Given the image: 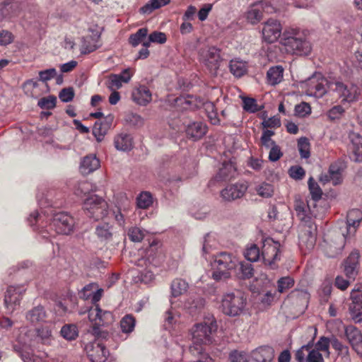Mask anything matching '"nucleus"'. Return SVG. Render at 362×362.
I'll use <instances>...</instances> for the list:
<instances>
[{"mask_svg": "<svg viewBox=\"0 0 362 362\" xmlns=\"http://www.w3.org/2000/svg\"><path fill=\"white\" fill-rule=\"evenodd\" d=\"M295 210L300 220L298 226V247L301 252L305 255L315 245L317 226L313 218L316 215L310 209L309 204H306L300 200L296 201Z\"/></svg>", "mask_w": 362, "mask_h": 362, "instance_id": "f257e3e1", "label": "nucleus"}, {"mask_svg": "<svg viewBox=\"0 0 362 362\" xmlns=\"http://www.w3.org/2000/svg\"><path fill=\"white\" fill-rule=\"evenodd\" d=\"M103 293V289L98 288V286L95 283L86 285L79 292L81 298L90 299L93 304V306L88 310V319L91 323H94L93 332L95 334H100L99 327L110 324L114 320L112 313L110 311L103 310L98 304Z\"/></svg>", "mask_w": 362, "mask_h": 362, "instance_id": "f03ea898", "label": "nucleus"}, {"mask_svg": "<svg viewBox=\"0 0 362 362\" xmlns=\"http://www.w3.org/2000/svg\"><path fill=\"white\" fill-rule=\"evenodd\" d=\"M216 329L217 323L214 317L195 324L190 329L192 343L189 347V352L199 357L208 355L204 353V346L213 342V333Z\"/></svg>", "mask_w": 362, "mask_h": 362, "instance_id": "7ed1b4c3", "label": "nucleus"}, {"mask_svg": "<svg viewBox=\"0 0 362 362\" xmlns=\"http://www.w3.org/2000/svg\"><path fill=\"white\" fill-rule=\"evenodd\" d=\"M282 45L288 53L296 55H308L311 45L306 40L305 32L297 28H288L283 33Z\"/></svg>", "mask_w": 362, "mask_h": 362, "instance_id": "20e7f679", "label": "nucleus"}, {"mask_svg": "<svg viewBox=\"0 0 362 362\" xmlns=\"http://www.w3.org/2000/svg\"><path fill=\"white\" fill-rule=\"evenodd\" d=\"M238 264V259L230 253L222 252L217 254L214 259L212 278L216 281L226 279L230 277V271Z\"/></svg>", "mask_w": 362, "mask_h": 362, "instance_id": "39448f33", "label": "nucleus"}, {"mask_svg": "<svg viewBox=\"0 0 362 362\" xmlns=\"http://www.w3.org/2000/svg\"><path fill=\"white\" fill-rule=\"evenodd\" d=\"M246 304V298L240 291H236L223 295L220 308L225 315L230 317H236L243 313Z\"/></svg>", "mask_w": 362, "mask_h": 362, "instance_id": "423d86ee", "label": "nucleus"}, {"mask_svg": "<svg viewBox=\"0 0 362 362\" xmlns=\"http://www.w3.org/2000/svg\"><path fill=\"white\" fill-rule=\"evenodd\" d=\"M92 324L91 333L95 337V339L85 346V351L92 362H105L109 351L106 349L100 338H105L107 333L102 332L99 328L100 334H95L93 332L94 323Z\"/></svg>", "mask_w": 362, "mask_h": 362, "instance_id": "0eeeda50", "label": "nucleus"}, {"mask_svg": "<svg viewBox=\"0 0 362 362\" xmlns=\"http://www.w3.org/2000/svg\"><path fill=\"white\" fill-rule=\"evenodd\" d=\"M83 209L88 216L95 221L106 216L108 213L107 202L96 194H92L84 200Z\"/></svg>", "mask_w": 362, "mask_h": 362, "instance_id": "6e6552de", "label": "nucleus"}, {"mask_svg": "<svg viewBox=\"0 0 362 362\" xmlns=\"http://www.w3.org/2000/svg\"><path fill=\"white\" fill-rule=\"evenodd\" d=\"M280 247V243L271 238L268 237L262 240L261 256L266 266L271 269L276 267V263L280 261L281 257Z\"/></svg>", "mask_w": 362, "mask_h": 362, "instance_id": "1a4fd4ad", "label": "nucleus"}, {"mask_svg": "<svg viewBox=\"0 0 362 362\" xmlns=\"http://www.w3.org/2000/svg\"><path fill=\"white\" fill-rule=\"evenodd\" d=\"M76 220L69 214L59 212L55 214L49 224L50 228L54 229L57 233L62 235H70L76 229Z\"/></svg>", "mask_w": 362, "mask_h": 362, "instance_id": "9d476101", "label": "nucleus"}, {"mask_svg": "<svg viewBox=\"0 0 362 362\" xmlns=\"http://www.w3.org/2000/svg\"><path fill=\"white\" fill-rule=\"evenodd\" d=\"M221 50L214 46H206L199 49V61L206 66L211 72H216L221 61Z\"/></svg>", "mask_w": 362, "mask_h": 362, "instance_id": "9b49d317", "label": "nucleus"}, {"mask_svg": "<svg viewBox=\"0 0 362 362\" xmlns=\"http://www.w3.org/2000/svg\"><path fill=\"white\" fill-rule=\"evenodd\" d=\"M329 90L337 93L341 101L347 103L356 101L360 94L357 86L351 83L345 84L339 81H334L329 85Z\"/></svg>", "mask_w": 362, "mask_h": 362, "instance_id": "f8f14e48", "label": "nucleus"}, {"mask_svg": "<svg viewBox=\"0 0 362 362\" xmlns=\"http://www.w3.org/2000/svg\"><path fill=\"white\" fill-rule=\"evenodd\" d=\"M26 291L24 285L10 286L4 295V305L8 313H13L19 306Z\"/></svg>", "mask_w": 362, "mask_h": 362, "instance_id": "ddd939ff", "label": "nucleus"}, {"mask_svg": "<svg viewBox=\"0 0 362 362\" xmlns=\"http://www.w3.org/2000/svg\"><path fill=\"white\" fill-rule=\"evenodd\" d=\"M281 31V23L276 19L269 18L263 23L262 38L268 43H273L279 38Z\"/></svg>", "mask_w": 362, "mask_h": 362, "instance_id": "4468645a", "label": "nucleus"}, {"mask_svg": "<svg viewBox=\"0 0 362 362\" xmlns=\"http://www.w3.org/2000/svg\"><path fill=\"white\" fill-rule=\"evenodd\" d=\"M362 221V211L359 209L350 210L346 216V233H343L344 238L355 235Z\"/></svg>", "mask_w": 362, "mask_h": 362, "instance_id": "2eb2a0df", "label": "nucleus"}, {"mask_svg": "<svg viewBox=\"0 0 362 362\" xmlns=\"http://www.w3.org/2000/svg\"><path fill=\"white\" fill-rule=\"evenodd\" d=\"M25 318L26 320L33 326L44 325V323L49 322L47 320L48 313L45 308L41 305L35 306L28 310L26 313Z\"/></svg>", "mask_w": 362, "mask_h": 362, "instance_id": "dca6fc26", "label": "nucleus"}, {"mask_svg": "<svg viewBox=\"0 0 362 362\" xmlns=\"http://www.w3.org/2000/svg\"><path fill=\"white\" fill-rule=\"evenodd\" d=\"M248 188L246 182H237L227 186L221 192V197L226 201H231L242 197Z\"/></svg>", "mask_w": 362, "mask_h": 362, "instance_id": "f3484780", "label": "nucleus"}, {"mask_svg": "<svg viewBox=\"0 0 362 362\" xmlns=\"http://www.w3.org/2000/svg\"><path fill=\"white\" fill-rule=\"evenodd\" d=\"M132 99L140 106H146L152 100V93L146 86L139 85L132 90Z\"/></svg>", "mask_w": 362, "mask_h": 362, "instance_id": "a211bd4d", "label": "nucleus"}, {"mask_svg": "<svg viewBox=\"0 0 362 362\" xmlns=\"http://www.w3.org/2000/svg\"><path fill=\"white\" fill-rule=\"evenodd\" d=\"M334 81H328L327 78L321 77L316 81L312 80L309 84L308 91L310 95H313L315 98H322L325 94L329 90V85L334 83Z\"/></svg>", "mask_w": 362, "mask_h": 362, "instance_id": "6ab92c4d", "label": "nucleus"}, {"mask_svg": "<svg viewBox=\"0 0 362 362\" xmlns=\"http://www.w3.org/2000/svg\"><path fill=\"white\" fill-rule=\"evenodd\" d=\"M359 257V252L354 250L344 262V272L349 279H354L357 275Z\"/></svg>", "mask_w": 362, "mask_h": 362, "instance_id": "aec40b11", "label": "nucleus"}, {"mask_svg": "<svg viewBox=\"0 0 362 362\" xmlns=\"http://www.w3.org/2000/svg\"><path fill=\"white\" fill-rule=\"evenodd\" d=\"M274 357V351L269 346H260L252 351L251 361L249 362H272Z\"/></svg>", "mask_w": 362, "mask_h": 362, "instance_id": "412c9836", "label": "nucleus"}, {"mask_svg": "<svg viewBox=\"0 0 362 362\" xmlns=\"http://www.w3.org/2000/svg\"><path fill=\"white\" fill-rule=\"evenodd\" d=\"M100 35L95 34L87 35L81 39V54H89L94 52L100 47L99 44Z\"/></svg>", "mask_w": 362, "mask_h": 362, "instance_id": "4be33fe9", "label": "nucleus"}, {"mask_svg": "<svg viewBox=\"0 0 362 362\" xmlns=\"http://www.w3.org/2000/svg\"><path fill=\"white\" fill-rule=\"evenodd\" d=\"M207 132V126L202 122H194L188 124L186 129L187 135L193 140H198Z\"/></svg>", "mask_w": 362, "mask_h": 362, "instance_id": "5701e85b", "label": "nucleus"}, {"mask_svg": "<svg viewBox=\"0 0 362 362\" xmlns=\"http://www.w3.org/2000/svg\"><path fill=\"white\" fill-rule=\"evenodd\" d=\"M117 210L113 212L115 219L120 226H125L124 216L131 209L130 201L126 196H122V202L117 206Z\"/></svg>", "mask_w": 362, "mask_h": 362, "instance_id": "b1692460", "label": "nucleus"}, {"mask_svg": "<svg viewBox=\"0 0 362 362\" xmlns=\"http://www.w3.org/2000/svg\"><path fill=\"white\" fill-rule=\"evenodd\" d=\"M100 165L99 159L95 155L85 156L81 162L80 170L82 174L88 175L99 168Z\"/></svg>", "mask_w": 362, "mask_h": 362, "instance_id": "393cba45", "label": "nucleus"}, {"mask_svg": "<svg viewBox=\"0 0 362 362\" xmlns=\"http://www.w3.org/2000/svg\"><path fill=\"white\" fill-rule=\"evenodd\" d=\"M13 0H0V21L3 18H11L18 14V6Z\"/></svg>", "mask_w": 362, "mask_h": 362, "instance_id": "a878e982", "label": "nucleus"}, {"mask_svg": "<svg viewBox=\"0 0 362 362\" xmlns=\"http://www.w3.org/2000/svg\"><path fill=\"white\" fill-rule=\"evenodd\" d=\"M95 234L101 242H109L112 239L113 226L108 223H101L97 225Z\"/></svg>", "mask_w": 362, "mask_h": 362, "instance_id": "bb28decb", "label": "nucleus"}, {"mask_svg": "<svg viewBox=\"0 0 362 362\" xmlns=\"http://www.w3.org/2000/svg\"><path fill=\"white\" fill-rule=\"evenodd\" d=\"M52 323L49 321L44 323L40 327L35 329L37 337L44 344H50L52 340Z\"/></svg>", "mask_w": 362, "mask_h": 362, "instance_id": "cd10ccee", "label": "nucleus"}, {"mask_svg": "<svg viewBox=\"0 0 362 362\" xmlns=\"http://www.w3.org/2000/svg\"><path fill=\"white\" fill-rule=\"evenodd\" d=\"M235 174V168L232 163H224L220 168L215 180L218 182L226 181L233 177Z\"/></svg>", "mask_w": 362, "mask_h": 362, "instance_id": "c85d7f7f", "label": "nucleus"}, {"mask_svg": "<svg viewBox=\"0 0 362 362\" xmlns=\"http://www.w3.org/2000/svg\"><path fill=\"white\" fill-rule=\"evenodd\" d=\"M284 77V68L281 66H275L269 68L267 73L268 83L275 86L279 83Z\"/></svg>", "mask_w": 362, "mask_h": 362, "instance_id": "c756f323", "label": "nucleus"}, {"mask_svg": "<svg viewBox=\"0 0 362 362\" xmlns=\"http://www.w3.org/2000/svg\"><path fill=\"white\" fill-rule=\"evenodd\" d=\"M229 69L230 73L238 78L245 75L247 71L246 62L238 58L230 60Z\"/></svg>", "mask_w": 362, "mask_h": 362, "instance_id": "7c9ffc66", "label": "nucleus"}, {"mask_svg": "<svg viewBox=\"0 0 362 362\" xmlns=\"http://www.w3.org/2000/svg\"><path fill=\"white\" fill-rule=\"evenodd\" d=\"M170 0H149L145 5L139 8V12L144 15H149L153 11L168 5Z\"/></svg>", "mask_w": 362, "mask_h": 362, "instance_id": "2f4dec72", "label": "nucleus"}, {"mask_svg": "<svg viewBox=\"0 0 362 362\" xmlns=\"http://www.w3.org/2000/svg\"><path fill=\"white\" fill-rule=\"evenodd\" d=\"M115 146L119 151H129L132 148V139L130 135L121 134L115 138Z\"/></svg>", "mask_w": 362, "mask_h": 362, "instance_id": "473e14b6", "label": "nucleus"}, {"mask_svg": "<svg viewBox=\"0 0 362 362\" xmlns=\"http://www.w3.org/2000/svg\"><path fill=\"white\" fill-rule=\"evenodd\" d=\"M13 349L24 362H32L33 361V351L25 343L14 344Z\"/></svg>", "mask_w": 362, "mask_h": 362, "instance_id": "72a5a7b5", "label": "nucleus"}, {"mask_svg": "<svg viewBox=\"0 0 362 362\" xmlns=\"http://www.w3.org/2000/svg\"><path fill=\"white\" fill-rule=\"evenodd\" d=\"M262 8H259L258 6L250 7L246 13L247 21L252 25L258 23L262 20Z\"/></svg>", "mask_w": 362, "mask_h": 362, "instance_id": "f704fd0d", "label": "nucleus"}, {"mask_svg": "<svg viewBox=\"0 0 362 362\" xmlns=\"http://www.w3.org/2000/svg\"><path fill=\"white\" fill-rule=\"evenodd\" d=\"M188 288V284L183 279H176L171 284V293L173 297H177L185 293Z\"/></svg>", "mask_w": 362, "mask_h": 362, "instance_id": "c9c22d12", "label": "nucleus"}, {"mask_svg": "<svg viewBox=\"0 0 362 362\" xmlns=\"http://www.w3.org/2000/svg\"><path fill=\"white\" fill-rule=\"evenodd\" d=\"M153 203L151 194L148 192H142L136 197V206L139 209H146Z\"/></svg>", "mask_w": 362, "mask_h": 362, "instance_id": "e433bc0d", "label": "nucleus"}, {"mask_svg": "<svg viewBox=\"0 0 362 362\" xmlns=\"http://www.w3.org/2000/svg\"><path fill=\"white\" fill-rule=\"evenodd\" d=\"M136 325V320L134 317L128 314L124 315L120 321V327L122 332L129 334L134 331Z\"/></svg>", "mask_w": 362, "mask_h": 362, "instance_id": "4c0bfd02", "label": "nucleus"}, {"mask_svg": "<svg viewBox=\"0 0 362 362\" xmlns=\"http://www.w3.org/2000/svg\"><path fill=\"white\" fill-rule=\"evenodd\" d=\"M244 255L248 261L252 262H257L262 258L259 248L255 244L250 245L246 248Z\"/></svg>", "mask_w": 362, "mask_h": 362, "instance_id": "58836bf2", "label": "nucleus"}, {"mask_svg": "<svg viewBox=\"0 0 362 362\" xmlns=\"http://www.w3.org/2000/svg\"><path fill=\"white\" fill-rule=\"evenodd\" d=\"M328 176L330 177L334 185L341 182V169L337 163L332 164L328 170Z\"/></svg>", "mask_w": 362, "mask_h": 362, "instance_id": "ea45409f", "label": "nucleus"}, {"mask_svg": "<svg viewBox=\"0 0 362 362\" xmlns=\"http://www.w3.org/2000/svg\"><path fill=\"white\" fill-rule=\"evenodd\" d=\"M298 149L302 158H308L310 156V144L306 137H301L298 140Z\"/></svg>", "mask_w": 362, "mask_h": 362, "instance_id": "a19ab883", "label": "nucleus"}, {"mask_svg": "<svg viewBox=\"0 0 362 362\" xmlns=\"http://www.w3.org/2000/svg\"><path fill=\"white\" fill-rule=\"evenodd\" d=\"M61 335L67 340H74L78 337V329L74 325H65L60 331Z\"/></svg>", "mask_w": 362, "mask_h": 362, "instance_id": "79ce46f5", "label": "nucleus"}, {"mask_svg": "<svg viewBox=\"0 0 362 362\" xmlns=\"http://www.w3.org/2000/svg\"><path fill=\"white\" fill-rule=\"evenodd\" d=\"M258 195L263 198L272 197L274 192V186L267 182H262L256 187Z\"/></svg>", "mask_w": 362, "mask_h": 362, "instance_id": "37998d69", "label": "nucleus"}, {"mask_svg": "<svg viewBox=\"0 0 362 362\" xmlns=\"http://www.w3.org/2000/svg\"><path fill=\"white\" fill-rule=\"evenodd\" d=\"M238 275L240 279H250L253 276V267L250 263L240 262L239 263Z\"/></svg>", "mask_w": 362, "mask_h": 362, "instance_id": "c03bdc74", "label": "nucleus"}, {"mask_svg": "<svg viewBox=\"0 0 362 362\" xmlns=\"http://www.w3.org/2000/svg\"><path fill=\"white\" fill-rule=\"evenodd\" d=\"M147 35L148 29L146 28H140L136 33L130 35L129 42L133 47H136L143 42Z\"/></svg>", "mask_w": 362, "mask_h": 362, "instance_id": "a18cd8bd", "label": "nucleus"}, {"mask_svg": "<svg viewBox=\"0 0 362 362\" xmlns=\"http://www.w3.org/2000/svg\"><path fill=\"white\" fill-rule=\"evenodd\" d=\"M349 310L351 317L355 322H362V303H351Z\"/></svg>", "mask_w": 362, "mask_h": 362, "instance_id": "49530a36", "label": "nucleus"}, {"mask_svg": "<svg viewBox=\"0 0 362 362\" xmlns=\"http://www.w3.org/2000/svg\"><path fill=\"white\" fill-rule=\"evenodd\" d=\"M146 235V231L139 227H132L129 229L128 235L132 242H141Z\"/></svg>", "mask_w": 362, "mask_h": 362, "instance_id": "de8ad7c7", "label": "nucleus"}, {"mask_svg": "<svg viewBox=\"0 0 362 362\" xmlns=\"http://www.w3.org/2000/svg\"><path fill=\"white\" fill-rule=\"evenodd\" d=\"M274 135V132L272 130H264L260 138L261 144L266 148H269L276 145V142L272 139Z\"/></svg>", "mask_w": 362, "mask_h": 362, "instance_id": "09e8293b", "label": "nucleus"}, {"mask_svg": "<svg viewBox=\"0 0 362 362\" xmlns=\"http://www.w3.org/2000/svg\"><path fill=\"white\" fill-rule=\"evenodd\" d=\"M308 187L314 202L321 199L322 192L313 177L308 180Z\"/></svg>", "mask_w": 362, "mask_h": 362, "instance_id": "8fccbe9b", "label": "nucleus"}, {"mask_svg": "<svg viewBox=\"0 0 362 362\" xmlns=\"http://www.w3.org/2000/svg\"><path fill=\"white\" fill-rule=\"evenodd\" d=\"M57 98L54 95L44 97L38 100L37 105L41 109L52 110L55 107Z\"/></svg>", "mask_w": 362, "mask_h": 362, "instance_id": "3c124183", "label": "nucleus"}, {"mask_svg": "<svg viewBox=\"0 0 362 362\" xmlns=\"http://www.w3.org/2000/svg\"><path fill=\"white\" fill-rule=\"evenodd\" d=\"M108 129L107 124H103L100 122H96L93 128V134L97 141H100L103 140L105 134Z\"/></svg>", "mask_w": 362, "mask_h": 362, "instance_id": "603ef678", "label": "nucleus"}, {"mask_svg": "<svg viewBox=\"0 0 362 362\" xmlns=\"http://www.w3.org/2000/svg\"><path fill=\"white\" fill-rule=\"evenodd\" d=\"M277 285L278 291L279 293H284L293 286L294 280L290 276L281 277L278 280Z\"/></svg>", "mask_w": 362, "mask_h": 362, "instance_id": "864d4df0", "label": "nucleus"}, {"mask_svg": "<svg viewBox=\"0 0 362 362\" xmlns=\"http://www.w3.org/2000/svg\"><path fill=\"white\" fill-rule=\"evenodd\" d=\"M345 333L351 346L362 336V332L353 326L346 327Z\"/></svg>", "mask_w": 362, "mask_h": 362, "instance_id": "5fc2aeb1", "label": "nucleus"}, {"mask_svg": "<svg viewBox=\"0 0 362 362\" xmlns=\"http://www.w3.org/2000/svg\"><path fill=\"white\" fill-rule=\"evenodd\" d=\"M243 108L245 111L255 113L260 110V107L257 105V100L251 98L243 99Z\"/></svg>", "mask_w": 362, "mask_h": 362, "instance_id": "6e6d98bb", "label": "nucleus"}, {"mask_svg": "<svg viewBox=\"0 0 362 362\" xmlns=\"http://www.w3.org/2000/svg\"><path fill=\"white\" fill-rule=\"evenodd\" d=\"M91 190V185L88 182L83 181L78 183L77 186L75 187L74 194L82 197L86 195L89 191Z\"/></svg>", "mask_w": 362, "mask_h": 362, "instance_id": "4d7b16f0", "label": "nucleus"}, {"mask_svg": "<svg viewBox=\"0 0 362 362\" xmlns=\"http://www.w3.org/2000/svg\"><path fill=\"white\" fill-rule=\"evenodd\" d=\"M351 303H362V284H357L351 292Z\"/></svg>", "mask_w": 362, "mask_h": 362, "instance_id": "13d9d810", "label": "nucleus"}, {"mask_svg": "<svg viewBox=\"0 0 362 362\" xmlns=\"http://www.w3.org/2000/svg\"><path fill=\"white\" fill-rule=\"evenodd\" d=\"M288 173L291 177L296 180H300L304 177L305 171L301 166L294 165L290 168Z\"/></svg>", "mask_w": 362, "mask_h": 362, "instance_id": "bf43d9fd", "label": "nucleus"}, {"mask_svg": "<svg viewBox=\"0 0 362 362\" xmlns=\"http://www.w3.org/2000/svg\"><path fill=\"white\" fill-rule=\"evenodd\" d=\"M295 113L298 117H305L311 113V107L308 103L302 102L296 105Z\"/></svg>", "mask_w": 362, "mask_h": 362, "instance_id": "052dcab7", "label": "nucleus"}, {"mask_svg": "<svg viewBox=\"0 0 362 362\" xmlns=\"http://www.w3.org/2000/svg\"><path fill=\"white\" fill-rule=\"evenodd\" d=\"M74 91L72 88H63L59 93V99L64 103H68L73 100Z\"/></svg>", "mask_w": 362, "mask_h": 362, "instance_id": "680f3d73", "label": "nucleus"}, {"mask_svg": "<svg viewBox=\"0 0 362 362\" xmlns=\"http://www.w3.org/2000/svg\"><path fill=\"white\" fill-rule=\"evenodd\" d=\"M14 40L13 35L8 30H0V45L6 46L11 44Z\"/></svg>", "mask_w": 362, "mask_h": 362, "instance_id": "e2e57ef3", "label": "nucleus"}, {"mask_svg": "<svg viewBox=\"0 0 362 362\" xmlns=\"http://www.w3.org/2000/svg\"><path fill=\"white\" fill-rule=\"evenodd\" d=\"M269 153V160L272 162H276L279 160L282 156L283 153L281 148L277 145L272 146Z\"/></svg>", "mask_w": 362, "mask_h": 362, "instance_id": "0e129e2a", "label": "nucleus"}, {"mask_svg": "<svg viewBox=\"0 0 362 362\" xmlns=\"http://www.w3.org/2000/svg\"><path fill=\"white\" fill-rule=\"evenodd\" d=\"M122 83L119 75L112 74L109 78L107 87L110 90L119 89L122 86Z\"/></svg>", "mask_w": 362, "mask_h": 362, "instance_id": "69168bd1", "label": "nucleus"}, {"mask_svg": "<svg viewBox=\"0 0 362 362\" xmlns=\"http://www.w3.org/2000/svg\"><path fill=\"white\" fill-rule=\"evenodd\" d=\"M57 74L55 69H48L46 70L40 71L39 72L40 80L42 82H47L50 79L53 78Z\"/></svg>", "mask_w": 362, "mask_h": 362, "instance_id": "338daca9", "label": "nucleus"}, {"mask_svg": "<svg viewBox=\"0 0 362 362\" xmlns=\"http://www.w3.org/2000/svg\"><path fill=\"white\" fill-rule=\"evenodd\" d=\"M306 362H324V358L317 350L310 349L307 355Z\"/></svg>", "mask_w": 362, "mask_h": 362, "instance_id": "774afa93", "label": "nucleus"}]
</instances>
